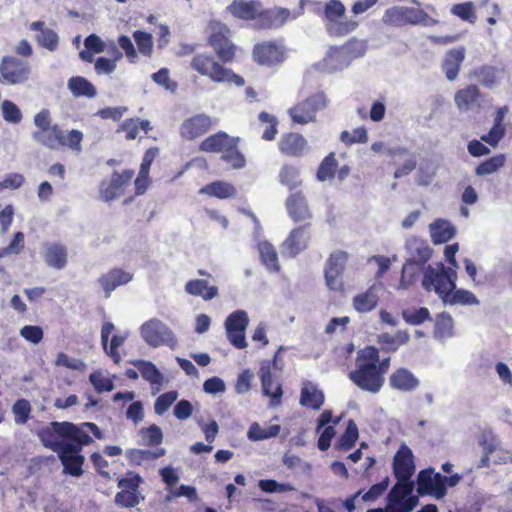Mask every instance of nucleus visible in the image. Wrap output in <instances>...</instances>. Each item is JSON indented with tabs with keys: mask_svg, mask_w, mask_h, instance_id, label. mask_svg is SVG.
Instances as JSON below:
<instances>
[{
	"mask_svg": "<svg viewBox=\"0 0 512 512\" xmlns=\"http://www.w3.org/2000/svg\"><path fill=\"white\" fill-rule=\"evenodd\" d=\"M393 474L397 479L396 483L390 489L397 493L415 496V482L412 477L415 473L414 455L412 450L406 445L401 444L393 457Z\"/></svg>",
	"mask_w": 512,
	"mask_h": 512,
	"instance_id": "nucleus-3",
	"label": "nucleus"
},
{
	"mask_svg": "<svg viewBox=\"0 0 512 512\" xmlns=\"http://www.w3.org/2000/svg\"><path fill=\"white\" fill-rule=\"evenodd\" d=\"M358 437L359 431L356 423L353 420H349L345 432L338 441L339 449L345 451L350 450L354 447Z\"/></svg>",
	"mask_w": 512,
	"mask_h": 512,
	"instance_id": "nucleus-50",
	"label": "nucleus"
},
{
	"mask_svg": "<svg viewBox=\"0 0 512 512\" xmlns=\"http://www.w3.org/2000/svg\"><path fill=\"white\" fill-rule=\"evenodd\" d=\"M133 37L140 53L149 56L153 48L152 35L147 32L135 31Z\"/></svg>",
	"mask_w": 512,
	"mask_h": 512,
	"instance_id": "nucleus-63",
	"label": "nucleus"
},
{
	"mask_svg": "<svg viewBox=\"0 0 512 512\" xmlns=\"http://www.w3.org/2000/svg\"><path fill=\"white\" fill-rule=\"evenodd\" d=\"M31 75L29 62L13 56H3L0 61V83L4 85H24Z\"/></svg>",
	"mask_w": 512,
	"mask_h": 512,
	"instance_id": "nucleus-9",
	"label": "nucleus"
},
{
	"mask_svg": "<svg viewBox=\"0 0 512 512\" xmlns=\"http://www.w3.org/2000/svg\"><path fill=\"white\" fill-rule=\"evenodd\" d=\"M279 181L290 190L296 189L302 183L299 169L291 165H284L279 172Z\"/></svg>",
	"mask_w": 512,
	"mask_h": 512,
	"instance_id": "nucleus-44",
	"label": "nucleus"
},
{
	"mask_svg": "<svg viewBox=\"0 0 512 512\" xmlns=\"http://www.w3.org/2000/svg\"><path fill=\"white\" fill-rule=\"evenodd\" d=\"M456 277V271L445 268L442 263L436 266L427 265L424 269L422 287L428 292L434 291L445 302L450 292L456 288Z\"/></svg>",
	"mask_w": 512,
	"mask_h": 512,
	"instance_id": "nucleus-5",
	"label": "nucleus"
},
{
	"mask_svg": "<svg viewBox=\"0 0 512 512\" xmlns=\"http://www.w3.org/2000/svg\"><path fill=\"white\" fill-rule=\"evenodd\" d=\"M258 250L262 263L265 265V267L270 272H278L280 270V265L278 254L274 246L267 241H263L258 244Z\"/></svg>",
	"mask_w": 512,
	"mask_h": 512,
	"instance_id": "nucleus-39",
	"label": "nucleus"
},
{
	"mask_svg": "<svg viewBox=\"0 0 512 512\" xmlns=\"http://www.w3.org/2000/svg\"><path fill=\"white\" fill-rule=\"evenodd\" d=\"M139 435L141 436V444L145 446H157L163 441L162 430L155 424L142 428L139 431Z\"/></svg>",
	"mask_w": 512,
	"mask_h": 512,
	"instance_id": "nucleus-48",
	"label": "nucleus"
},
{
	"mask_svg": "<svg viewBox=\"0 0 512 512\" xmlns=\"http://www.w3.org/2000/svg\"><path fill=\"white\" fill-rule=\"evenodd\" d=\"M259 488L266 493H284L294 490V487L288 483H279L273 479H262L258 483Z\"/></svg>",
	"mask_w": 512,
	"mask_h": 512,
	"instance_id": "nucleus-61",
	"label": "nucleus"
},
{
	"mask_svg": "<svg viewBox=\"0 0 512 512\" xmlns=\"http://www.w3.org/2000/svg\"><path fill=\"white\" fill-rule=\"evenodd\" d=\"M481 93L477 86L471 85L456 92L454 101L460 111H468L480 105Z\"/></svg>",
	"mask_w": 512,
	"mask_h": 512,
	"instance_id": "nucleus-27",
	"label": "nucleus"
},
{
	"mask_svg": "<svg viewBox=\"0 0 512 512\" xmlns=\"http://www.w3.org/2000/svg\"><path fill=\"white\" fill-rule=\"evenodd\" d=\"M324 403V394L314 384L307 382L301 389L300 404L315 410L321 408Z\"/></svg>",
	"mask_w": 512,
	"mask_h": 512,
	"instance_id": "nucleus-35",
	"label": "nucleus"
},
{
	"mask_svg": "<svg viewBox=\"0 0 512 512\" xmlns=\"http://www.w3.org/2000/svg\"><path fill=\"white\" fill-rule=\"evenodd\" d=\"M451 13L458 16L461 20L467 21L471 24H474L477 19L474 12V4L470 1L453 5Z\"/></svg>",
	"mask_w": 512,
	"mask_h": 512,
	"instance_id": "nucleus-53",
	"label": "nucleus"
},
{
	"mask_svg": "<svg viewBox=\"0 0 512 512\" xmlns=\"http://www.w3.org/2000/svg\"><path fill=\"white\" fill-rule=\"evenodd\" d=\"M235 139L236 138L229 136L225 132H218L204 139L201 142L199 149L202 152L223 154L227 151V148L231 147V144Z\"/></svg>",
	"mask_w": 512,
	"mask_h": 512,
	"instance_id": "nucleus-26",
	"label": "nucleus"
},
{
	"mask_svg": "<svg viewBox=\"0 0 512 512\" xmlns=\"http://www.w3.org/2000/svg\"><path fill=\"white\" fill-rule=\"evenodd\" d=\"M505 163L504 155H497L491 157L490 159L484 161L476 168V174L483 176L489 175L497 171L500 167H502Z\"/></svg>",
	"mask_w": 512,
	"mask_h": 512,
	"instance_id": "nucleus-58",
	"label": "nucleus"
},
{
	"mask_svg": "<svg viewBox=\"0 0 512 512\" xmlns=\"http://www.w3.org/2000/svg\"><path fill=\"white\" fill-rule=\"evenodd\" d=\"M280 432L279 425H270L268 427H261L257 422H254L249 427L247 437L251 441H260L276 437Z\"/></svg>",
	"mask_w": 512,
	"mask_h": 512,
	"instance_id": "nucleus-43",
	"label": "nucleus"
},
{
	"mask_svg": "<svg viewBox=\"0 0 512 512\" xmlns=\"http://www.w3.org/2000/svg\"><path fill=\"white\" fill-rule=\"evenodd\" d=\"M290 10L283 7H275L271 10L262 12L260 16L265 21L267 27H282L290 17Z\"/></svg>",
	"mask_w": 512,
	"mask_h": 512,
	"instance_id": "nucleus-42",
	"label": "nucleus"
},
{
	"mask_svg": "<svg viewBox=\"0 0 512 512\" xmlns=\"http://www.w3.org/2000/svg\"><path fill=\"white\" fill-rule=\"evenodd\" d=\"M237 143L238 139L236 138L231 147L227 148V151L222 154L221 158L229 163L232 168L241 169L245 166L246 160L244 155L238 150Z\"/></svg>",
	"mask_w": 512,
	"mask_h": 512,
	"instance_id": "nucleus-49",
	"label": "nucleus"
},
{
	"mask_svg": "<svg viewBox=\"0 0 512 512\" xmlns=\"http://www.w3.org/2000/svg\"><path fill=\"white\" fill-rule=\"evenodd\" d=\"M199 193L225 199L234 197L236 195V189L227 182L215 181L201 188Z\"/></svg>",
	"mask_w": 512,
	"mask_h": 512,
	"instance_id": "nucleus-41",
	"label": "nucleus"
},
{
	"mask_svg": "<svg viewBox=\"0 0 512 512\" xmlns=\"http://www.w3.org/2000/svg\"><path fill=\"white\" fill-rule=\"evenodd\" d=\"M134 172L132 170H126L123 173L119 174L114 172L109 181H102L100 185V196L101 198L108 202L112 201L115 198L119 197L124 187L129 183L133 176Z\"/></svg>",
	"mask_w": 512,
	"mask_h": 512,
	"instance_id": "nucleus-15",
	"label": "nucleus"
},
{
	"mask_svg": "<svg viewBox=\"0 0 512 512\" xmlns=\"http://www.w3.org/2000/svg\"><path fill=\"white\" fill-rule=\"evenodd\" d=\"M429 20L430 17L422 9L404 6L388 8L382 17L383 23L390 26L416 25L419 23L426 25Z\"/></svg>",
	"mask_w": 512,
	"mask_h": 512,
	"instance_id": "nucleus-10",
	"label": "nucleus"
},
{
	"mask_svg": "<svg viewBox=\"0 0 512 512\" xmlns=\"http://www.w3.org/2000/svg\"><path fill=\"white\" fill-rule=\"evenodd\" d=\"M178 392L169 391L161 394L154 403V410L157 415H163L171 405L177 400Z\"/></svg>",
	"mask_w": 512,
	"mask_h": 512,
	"instance_id": "nucleus-59",
	"label": "nucleus"
},
{
	"mask_svg": "<svg viewBox=\"0 0 512 512\" xmlns=\"http://www.w3.org/2000/svg\"><path fill=\"white\" fill-rule=\"evenodd\" d=\"M465 58L464 48L450 50L442 64L448 80L453 81L457 78L460 65Z\"/></svg>",
	"mask_w": 512,
	"mask_h": 512,
	"instance_id": "nucleus-34",
	"label": "nucleus"
},
{
	"mask_svg": "<svg viewBox=\"0 0 512 512\" xmlns=\"http://www.w3.org/2000/svg\"><path fill=\"white\" fill-rule=\"evenodd\" d=\"M191 68L200 75L208 77L215 83H228L241 87L245 84L244 79L217 62L212 55L205 53L193 57Z\"/></svg>",
	"mask_w": 512,
	"mask_h": 512,
	"instance_id": "nucleus-4",
	"label": "nucleus"
},
{
	"mask_svg": "<svg viewBox=\"0 0 512 512\" xmlns=\"http://www.w3.org/2000/svg\"><path fill=\"white\" fill-rule=\"evenodd\" d=\"M356 369L349 377L360 389L377 393L383 386V374L387 371L390 358H379V354H358Z\"/></svg>",
	"mask_w": 512,
	"mask_h": 512,
	"instance_id": "nucleus-2",
	"label": "nucleus"
},
{
	"mask_svg": "<svg viewBox=\"0 0 512 512\" xmlns=\"http://www.w3.org/2000/svg\"><path fill=\"white\" fill-rule=\"evenodd\" d=\"M261 3L256 0H233L227 11L234 17L242 20H254L258 15Z\"/></svg>",
	"mask_w": 512,
	"mask_h": 512,
	"instance_id": "nucleus-24",
	"label": "nucleus"
},
{
	"mask_svg": "<svg viewBox=\"0 0 512 512\" xmlns=\"http://www.w3.org/2000/svg\"><path fill=\"white\" fill-rule=\"evenodd\" d=\"M253 57L260 65L272 66L284 60V47L273 42L257 44L253 49Z\"/></svg>",
	"mask_w": 512,
	"mask_h": 512,
	"instance_id": "nucleus-16",
	"label": "nucleus"
},
{
	"mask_svg": "<svg viewBox=\"0 0 512 512\" xmlns=\"http://www.w3.org/2000/svg\"><path fill=\"white\" fill-rule=\"evenodd\" d=\"M185 292L192 296L201 297L205 301H209L218 295V288L209 285L205 279L190 280L185 285Z\"/></svg>",
	"mask_w": 512,
	"mask_h": 512,
	"instance_id": "nucleus-31",
	"label": "nucleus"
},
{
	"mask_svg": "<svg viewBox=\"0 0 512 512\" xmlns=\"http://www.w3.org/2000/svg\"><path fill=\"white\" fill-rule=\"evenodd\" d=\"M30 30L38 32L36 40L40 46L51 52L57 49L59 37L54 30L46 27L44 22H32L30 24Z\"/></svg>",
	"mask_w": 512,
	"mask_h": 512,
	"instance_id": "nucleus-28",
	"label": "nucleus"
},
{
	"mask_svg": "<svg viewBox=\"0 0 512 512\" xmlns=\"http://www.w3.org/2000/svg\"><path fill=\"white\" fill-rule=\"evenodd\" d=\"M336 166L337 162L335 159V155L333 153H330L321 162L319 169L317 171V179L321 182L332 179L334 177Z\"/></svg>",
	"mask_w": 512,
	"mask_h": 512,
	"instance_id": "nucleus-52",
	"label": "nucleus"
},
{
	"mask_svg": "<svg viewBox=\"0 0 512 512\" xmlns=\"http://www.w3.org/2000/svg\"><path fill=\"white\" fill-rule=\"evenodd\" d=\"M32 139L49 149L55 150L59 146H64L65 136L58 125H53L45 131H35L32 133Z\"/></svg>",
	"mask_w": 512,
	"mask_h": 512,
	"instance_id": "nucleus-22",
	"label": "nucleus"
},
{
	"mask_svg": "<svg viewBox=\"0 0 512 512\" xmlns=\"http://www.w3.org/2000/svg\"><path fill=\"white\" fill-rule=\"evenodd\" d=\"M37 435L45 448L57 453L65 474L76 477L83 474L82 447L92 442L85 430L72 422L52 421L40 428Z\"/></svg>",
	"mask_w": 512,
	"mask_h": 512,
	"instance_id": "nucleus-1",
	"label": "nucleus"
},
{
	"mask_svg": "<svg viewBox=\"0 0 512 512\" xmlns=\"http://www.w3.org/2000/svg\"><path fill=\"white\" fill-rule=\"evenodd\" d=\"M475 76L483 86L493 88L498 84L499 70L493 66L487 65L476 70Z\"/></svg>",
	"mask_w": 512,
	"mask_h": 512,
	"instance_id": "nucleus-47",
	"label": "nucleus"
},
{
	"mask_svg": "<svg viewBox=\"0 0 512 512\" xmlns=\"http://www.w3.org/2000/svg\"><path fill=\"white\" fill-rule=\"evenodd\" d=\"M349 65L350 61L341 46L330 47L323 59L324 68L330 72L343 70Z\"/></svg>",
	"mask_w": 512,
	"mask_h": 512,
	"instance_id": "nucleus-32",
	"label": "nucleus"
},
{
	"mask_svg": "<svg viewBox=\"0 0 512 512\" xmlns=\"http://www.w3.org/2000/svg\"><path fill=\"white\" fill-rule=\"evenodd\" d=\"M328 105V99L323 91L307 97L288 110L292 121L297 124H308L316 120V114L325 109Z\"/></svg>",
	"mask_w": 512,
	"mask_h": 512,
	"instance_id": "nucleus-8",
	"label": "nucleus"
},
{
	"mask_svg": "<svg viewBox=\"0 0 512 512\" xmlns=\"http://www.w3.org/2000/svg\"><path fill=\"white\" fill-rule=\"evenodd\" d=\"M4 121L11 124H19L23 118L20 108L11 100H4L1 104Z\"/></svg>",
	"mask_w": 512,
	"mask_h": 512,
	"instance_id": "nucleus-51",
	"label": "nucleus"
},
{
	"mask_svg": "<svg viewBox=\"0 0 512 512\" xmlns=\"http://www.w3.org/2000/svg\"><path fill=\"white\" fill-rule=\"evenodd\" d=\"M350 63L353 59L365 55L367 51V42L365 40L351 38L346 43L341 45Z\"/></svg>",
	"mask_w": 512,
	"mask_h": 512,
	"instance_id": "nucleus-46",
	"label": "nucleus"
},
{
	"mask_svg": "<svg viewBox=\"0 0 512 512\" xmlns=\"http://www.w3.org/2000/svg\"><path fill=\"white\" fill-rule=\"evenodd\" d=\"M140 334L143 340L153 348L165 346L170 350L177 349L178 341L174 332L157 318L144 322L140 327Z\"/></svg>",
	"mask_w": 512,
	"mask_h": 512,
	"instance_id": "nucleus-7",
	"label": "nucleus"
},
{
	"mask_svg": "<svg viewBox=\"0 0 512 512\" xmlns=\"http://www.w3.org/2000/svg\"><path fill=\"white\" fill-rule=\"evenodd\" d=\"M381 284H373L365 292L357 294L353 298V307L360 313L370 312L376 308L379 301L378 290Z\"/></svg>",
	"mask_w": 512,
	"mask_h": 512,
	"instance_id": "nucleus-25",
	"label": "nucleus"
},
{
	"mask_svg": "<svg viewBox=\"0 0 512 512\" xmlns=\"http://www.w3.org/2000/svg\"><path fill=\"white\" fill-rule=\"evenodd\" d=\"M44 262L52 268L63 269L67 264V249L60 243H46L42 252Z\"/></svg>",
	"mask_w": 512,
	"mask_h": 512,
	"instance_id": "nucleus-21",
	"label": "nucleus"
},
{
	"mask_svg": "<svg viewBox=\"0 0 512 512\" xmlns=\"http://www.w3.org/2000/svg\"><path fill=\"white\" fill-rule=\"evenodd\" d=\"M418 505V496H409L389 491L386 498L385 512H411Z\"/></svg>",
	"mask_w": 512,
	"mask_h": 512,
	"instance_id": "nucleus-19",
	"label": "nucleus"
},
{
	"mask_svg": "<svg viewBox=\"0 0 512 512\" xmlns=\"http://www.w3.org/2000/svg\"><path fill=\"white\" fill-rule=\"evenodd\" d=\"M30 412L31 405L25 399H19L13 405V413L17 424H25L29 419Z\"/></svg>",
	"mask_w": 512,
	"mask_h": 512,
	"instance_id": "nucleus-62",
	"label": "nucleus"
},
{
	"mask_svg": "<svg viewBox=\"0 0 512 512\" xmlns=\"http://www.w3.org/2000/svg\"><path fill=\"white\" fill-rule=\"evenodd\" d=\"M258 118L266 125L262 138L266 141L274 140L277 134V118L267 112H261Z\"/></svg>",
	"mask_w": 512,
	"mask_h": 512,
	"instance_id": "nucleus-54",
	"label": "nucleus"
},
{
	"mask_svg": "<svg viewBox=\"0 0 512 512\" xmlns=\"http://www.w3.org/2000/svg\"><path fill=\"white\" fill-rule=\"evenodd\" d=\"M89 380L98 393H102L105 391L110 392L114 389V384L112 380L104 376L103 373L100 371H95L91 373Z\"/></svg>",
	"mask_w": 512,
	"mask_h": 512,
	"instance_id": "nucleus-60",
	"label": "nucleus"
},
{
	"mask_svg": "<svg viewBox=\"0 0 512 512\" xmlns=\"http://www.w3.org/2000/svg\"><path fill=\"white\" fill-rule=\"evenodd\" d=\"M248 324L249 317L244 310L232 312L225 320L227 339L236 349H244L247 345L245 331Z\"/></svg>",
	"mask_w": 512,
	"mask_h": 512,
	"instance_id": "nucleus-12",
	"label": "nucleus"
},
{
	"mask_svg": "<svg viewBox=\"0 0 512 512\" xmlns=\"http://www.w3.org/2000/svg\"><path fill=\"white\" fill-rule=\"evenodd\" d=\"M346 8L340 0H330L325 4L324 17L326 30L332 36H345L358 27V22L344 18Z\"/></svg>",
	"mask_w": 512,
	"mask_h": 512,
	"instance_id": "nucleus-6",
	"label": "nucleus"
},
{
	"mask_svg": "<svg viewBox=\"0 0 512 512\" xmlns=\"http://www.w3.org/2000/svg\"><path fill=\"white\" fill-rule=\"evenodd\" d=\"M426 267L427 265H422L419 263H414L406 260L402 267L401 278L398 288L402 290H407L418 280L420 273L424 274V269Z\"/></svg>",
	"mask_w": 512,
	"mask_h": 512,
	"instance_id": "nucleus-37",
	"label": "nucleus"
},
{
	"mask_svg": "<svg viewBox=\"0 0 512 512\" xmlns=\"http://www.w3.org/2000/svg\"><path fill=\"white\" fill-rule=\"evenodd\" d=\"M285 204L288 215L294 222H305L312 218L306 197L301 191L290 194Z\"/></svg>",
	"mask_w": 512,
	"mask_h": 512,
	"instance_id": "nucleus-17",
	"label": "nucleus"
},
{
	"mask_svg": "<svg viewBox=\"0 0 512 512\" xmlns=\"http://www.w3.org/2000/svg\"><path fill=\"white\" fill-rule=\"evenodd\" d=\"M479 445L482 447L484 454L492 455L499 450L500 441L492 434L483 433L479 437Z\"/></svg>",
	"mask_w": 512,
	"mask_h": 512,
	"instance_id": "nucleus-64",
	"label": "nucleus"
},
{
	"mask_svg": "<svg viewBox=\"0 0 512 512\" xmlns=\"http://www.w3.org/2000/svg\"><path fill=\"white\" fill-rule=\"evenodd\" d=\"M132 279V274L121 269H112L104 274L99 282L105 292L106 297H109L111 292L118 286L127 284Z\"/></svg>",
	"mask_w": 512,
	"mask_h": 512,
	"instance_id": "nucleus-29",
	"label": "nucleus"
},
{
	"mask_svg": "<svg viewBox=\"0 0 512 512\" xmlns=\"http://www.w3.org/2000/svg\"><path fill=\"white\" fill-rule=\"evenodd\" d=\"M138 369L144 380L152 385H161L164 377L159 369L151 362L144 360H137L132 362Z\"/></svg>",
	"mask_w": 512,
	"mask_h": 512,
	"instance_id": "nucleus-40",
	"label": "nucleus"
},
{
	"mask_svg": "<svg viewBox=\"0 0 512 512\" xmlns=\"http://www.w3.org/2000/svg\"><path fill=\"white\" fill-rule=\"evenodd\" d=\"M407 258L406 260L426 265L432 256V249L427 241L421 238H411L406 242Z\"/></svg>",
	"mask_w": 512,
	"mask_h": 512,
	"instance_id": "nucleus-20",
	"label": "nucleus"
},
{
	"mask_svg": "<svg viewBox=\"0 0 512 512\" xmlns=\"http://www.w3.org/2000/svg\"><path fill=\"white\" fill-rule=\"evenodd\" d=\"M68 89L75 97L94 98L97 94L94 85L86 78L81 76H74L68 80Z\"/></svg>",
	"mask_w": 512,
	"mask_h": 512,
	"instance_id": "nucleus-38",
	"label": "nucleus"
},
{
	"mask_svg": "<svg viewBox=\"0 0 512 512\" xmlns=\"http://www.w3.org/2000/svg\"><path fill=\"white\" fill-rule=\"evenodd\" d=\"M416 492L418 497L429 495L437 500L443 499L447 490L443 485L442 474L435 472L431 467L420 470L417 475Z\"/></svg>",
	"mask_w": 512,
	"mask_h": 512,
	"instance_id": "nucleus-11",
	"label": "nucleus"
},
{
	"mask_svg": "<svg viewBox=\"0 0 512 512\" xmlns=\"http://www.w3.org/2000/svg\"><path fill=\"white\" fill-rule=\"evenodd\" d=\"M444 303L450 305H479L480 301L471 291L455 288L453 292H450Z\"/></svg>",
	"mask_w": 512,
	"mask_h": 512,
	"instance_id": "nucleus-45",
	"label": "nucleus"
},
{
	"mask_svg": "<svg viewBox=\"0 0 512 512\" xmlns=\"http://www.w3.org/2000/svg\"><path fill=\"white\" fill-rule=\"evenodd\" d=\"M453 318L449 314L442 313L437 316L435 322V334L439 338L452 335Z\"/></svg>",
	"mask_w": 512,
	"mask_h": 512,
	"instance_id": "nucleus-55",
	"label": "nucleus"
},
{
	"mask_svg": "<svg viewBox=\"0 0 512 512\" xmlns=\"http://www.w3.org/2000/svg\"><path fill=\"white\" fill-rule=\"evenodd\" d=\"M307 146L306 139L298 133H289L282 136L279 142V149L289 156H300Z\"/></svg>",
	"mask_w": 512,
	"mask_h": 512,
	"instance_id": "nucleus-30",
	"label": "nucleus"
},
{
	"mask_svg": "<svg viewBox=\"0 0 512 512\" xmlns=\"http://www.w3.org/2000/svg\"><path fill=\"white\" fill-rule=\"evenodd\" d=\"M310 241V224L293 229L281 246V253L284 257L293 258L305 250Z\"/></svg>",
	"mask_w": 512,
	"mask_h": 512,
	"instance_id": "nucleus-13",
	"label": "nucleus"
},
{
	"mask_svg": "<svg viewBox=\"0 0 512 512\" xmlns=\"http://www.w3.org/2000/svg\"><path fill=\"white\" fill-rule=\"evenodd\" d=\"M432 241L435 244L448 242L455 235V227L451 222L438 219L429 225Z\"/></svg>",
	"mask_w": 512,
	"mask_h": 512,
	"instance_id": "nucleus-33",
	"label": "nucleus"
},
{
	"mask_svg": "<svg viewBox=\"0 0 512 512\" xmlns=\"http://www.w3.org/2000/svg\"><path fill=\"white\" fill-rule=\"evenodd\" d=\"M403 319L411 325H420L430 318V312L427 308L405 309L402 311Z\"/></svg>",
	"mask_w": 512,
	"mask_h": 512,
	"instance_id": "nucleus-57",
	"label": "nucleus"
},
{
	"mask_svg": "<svg viewBox=\"0 0 512 512\" xmlns=\"http://www.w3.org/2000/svg\"><path fill=\"white\" fill-rule=\"evenodd\" d=\"M390 386L401 392H411L416 390L420 381L407 369H397L390 375Z\"/></svg>",
	"mask_w": 512,
	"mask_h": 512,
	"instance_id": "nucleus-23",
	"label": "nucleus"
},
{
	"mask_svg": "<svg viewBox=\"0 0 512 512\" xmlns=\"http://www.w3.org/2000/svg\"><path fill=\"white\" fill-rule=\"evenodd\" d=\"M211 127V117L200 113L185 119L180 126L179 133L186 140H194L207 133Z\"/></svg>",
	"mask_w": 512,
	"mask_h": 512,
	"instance_id": "nucleus-14",
	"label": "nucleus"
},
{
	"mask_svg": "<svg viewBox=\"0 0 512 512\" xmlns=\"http://www.w3.org/2000/svg\"><path fill=\"white\" fill-rule=\"evenodd\" d=\"M260 373L263 393L272 398L273 405L278 404L282 396V389L279 384L272 381L269 364H263Z\"/></svg>",
	"mask_w": 512,
	"mask_h": 512,
	"instance_id": "nucleus-36",
	"label": "nucleus"
},
{
	"mask_svg": "<svg viewBox=\"0 0 512 512\" xmlns=\"http://www.w3.org/2000/svg\"><path fill=\"white\" fill-rule=\"evenodd\" d=\"M229 32V29L226 26H223L219 31L214 32L209 38L210 45L214 48L217 56L223 62H230L235 54V46L226 35V33Z\"/></svg>",
	"mask_w": 512,
	"mask_h": 512,
	"instance_id": "nucleus-18",
	"label": "nucleus"
},
{
	"mask_svg": "<svg viewBox=\"0 0 512 512\" xmlns=\"http://www.w3.org/2000/svg\"><path fill=\"white\" fill-rule=\"evenodd\" d=\"M115 50V58L113 60L105 58V57H99L95 61V71L98 75L102 74H111L116 69V61L122 58V53L119 52L116 47H114Z\"/></svg>",
	"mask_w": 512,
	"mask_h": 512,
	"instance_id": "nucleus-56",
	"label": "nucleus"
}]
</instances>
